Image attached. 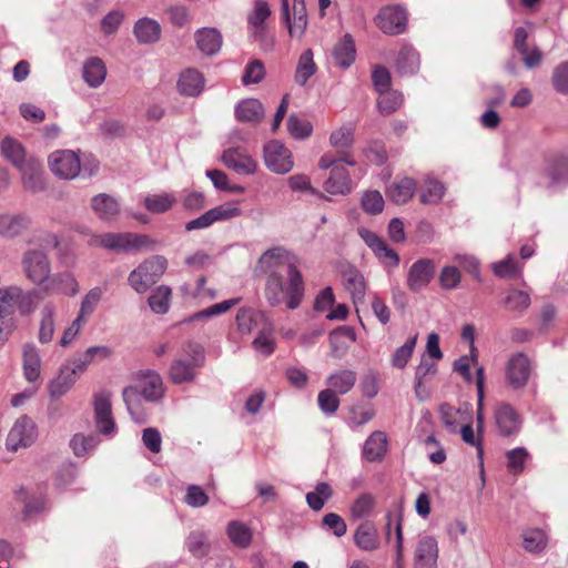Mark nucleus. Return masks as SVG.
I'll return each instance as SVG.
<instances>
[{"instance_id": "nucleus-1", "label": "nucleus", "mask_w": 568, "mask_h": 568, "mask_svg": "<svg viewBox=\"0 0 568 568\" xmlns=\"http://www.w3.org/2000/svg\"><path fill=\"white\" fill-rule=\"evenodd\" d=\"M254 272L266 276L264 294L272 306L284 301L290 310L300 306L304 296L303 277L296 257L284 246L266 250L257 260Z\"/></svg>"}, {"instance_id": "nucleus-2", "label": "nucleus", "mask_w": 568, "mask_h": 568, "mask_svg": "<svg viewBox=\"0 0 568 568\" xmlns=\"http://www.w3.org/2000/svg\"><path fill=\"white\" fill-rule=\"evenodd\" d=\"M140 392L135 387H125L123 389V399L126 409L132 419L142 424L146 420V415L141 408L140 396L148 402H156L164 395V385L162 377L155 371H145L139 374Z\"/></svg>"}, {"instance_id": "nucleus-3", "label": "nucleus", "mask_w": 568, "mask_h": 568, "mask_svg": "<svg viewBox=\"0 0 568 568\" xmlns=\"http://www.w3.org/2000/svg\"><path fill=\"white\" fill-rule=\"evenodd\" d=\"M88 243L90 246L102 247L115 253L154 251L158 245V242L151 236L132 232L93 234Z\"/></svg>"}, {"instance_id": "nucleus-4", "label": "nucleus", "mask_w": 568, "mask_h": 568, "mask_svg": "<svg viewBox=\"0 0 568 568\" xmlns=\"http://www.w3.org/2000/svg\"><path fill=\"white\" fill-rule=\"evenodd\" d=\"M355 129L352 124H345L334 130L328 138V143L335 152L327 151L318 160L321 170H328L336 162H344L354 166L356 163L352 155V149L355 142Z\"/></svg>"}, {"instance_id": "nucleus-5", "label": "nucleus", "mask_w": 568, "mask_h": 568, "mask_svg": "<svg viewBox=\"0 0 568 568\" xmlns=\"http://www.w3.org/2000/svg\"><path fill=\"white\" fill-rule=\"evenodd\" d=\"M168 260L153 255L140 263L128 276V283L139 294L148 292L165 273Z\"/></svg>"}, {"instance_id": "nucleus-6", "label": "nucleus", "mask_w": 568, "mask_h": 568, "mask_svg": "<svg viewBox=\"0 0 568 568\" xmlns=\"http://www.w3.org/2000/svg\"><path fill=\"white\" fill-rule=\"evenodd\" d=\"M36 295V291H24L18 285L1 287L0 314L13 316L16 307L22 316L32 314L37 308Z\"/></svg>"}, {"instance_id": "nucleus-7", "label": "nucleus", "mask_w": 568, "mask_h": 568, "mask_svg": "<svg viewBox=\"0 0 568 568\" xmlns=\"http://www.w3.org/2000/svg\"><path fill=\"white\" fill-rule=\"evenodd\" d=\"M21 266L27 280L36 285L44 286L51 275V263L41 250H28L21 258Z\"/></svg>"}, {"instance_id": "nucleus-8", "label": "nucleus", "mask_w": 568, "mask_h": 568, "mask_svg": "<svg viewBox=\"0 0 568 568\" xmlns=\"http://www.w3.org/2000/svg\"><path fill=\"white\" fill-rule=\"evenodd\" d=\"M38 437L36 423L29 416L19 417L11 427L6 446L10 452H18L21 448L30 447Z\"/></svg>"}, {"instance_id": "nucleus-9", "label": "nucleus", "mask_w": 568, "mask_h": 568, "mask_svg": "<svg viewBox=\"0 0 568 568\" xmlns=\"http://www.w3.org/2000/svg\"><path fill=\"white\" fill-rule=\"evenodd\" d=\"M51 172L63 180H73L81 172L79 154L72 150H58L49 156Z\"/></svg>"}, {"instance_id": "nucleus-10", "label": "nucleus", "mask_w": 568, "mask_h": 568, "mask_svg": "<svg viewBox=\"0 0 568 568\" xmlns=\"http://www.w3.org/2000/svg\"><path fill=\"white\" fill-rule=\"evenodd\" d=\"M94 423L100 434L112 436L115 433V422L112 414L111 393L100 390L93 395Z\"/></svg>"}, {"instance_id": "nucleus-11", "label": "nucleus", "mask_w": 568, "mask_h": 568, "mask_svg": "<svg viewBox=\"0 0 568 568\" xmlns=\"http://www.w3.org/2000/svg\"><path fill=\"white\" fill-rule=\"evenodd\" d=\"M282 17L290 36L301 39L308 24L305 1L293 0L292 8H290L288 0H282Z\"/></svg>"}, {"instance_id": "nucleus-12", "label": "nucleus", "mask_w": 568, "mask_h": 568, "mask_svg": "<svg viewBox=\"0 0 568 568\" xmlns=\"http://www.w3.org/2000/svg\"><path fill=\"white\" fill-rule=\"evenodd\" d=\"M264 162L276 174H285L293 169L291 151L280 141H270L264 146Z\"/></svg>"}, {"instance_id": "nucleus-13", "label": "nucleus", "mask_w": 568, "mask_h": 568, "mask_svg": "<svg viewBox=\"0 0 568 568\" xmlns=\"http://www.w3.org/2000/svg\"><path fill=\"white\" fill-rule=\"evenodd\" d=\"M241 215L240 207L234 203H224L206 211L201 216L189 221L185 230L191 232L211 226L219 221H226Z\"/></svg>"}, {"instance_id": "nucleus-14", "label": "nucleus", "mask_w": 568, "mask_h": 568, "mask_svg": "<svg viewBox=\"0 0 568 568\" xmlns=\"http://www.w3.org/2000/svg\"><path fill=\"white\" fill-rule=\"evenodd\" d=\"M531 374L530 359L524 353L513 355L506 365L505 377L507 384L514 388L519 389L527 385Z\"/></svg>"}, {"instance_id": "nucleus-15", "label": "nucleus", "mask_w": 568, "mask_h": 568, "mask_svg": "<svg viewBox=\"0 0 568 568\" xmlns=\"http://www.w3.org/2000/svg\"><path fill=\"white\" fill-rule=\"evenodd\" d=\"M436 272V265L430 258H419L412 264L407 272L406 285L409 291L418 293L426 288Z\"/></svg>"}, {"instance_id": "nucleus-16", "label": "nucleus", "mask_w": 568, "mask_h": 568, "mask_svg": "<svg viewBox=\"0 0 568 568\" xmlns=\"http://www.w3.org/2000/svg\"><path fill=\"white\" fill-rule=\"evenodd\" d=\"M406 10L400 6L383 8L376 17L377 27L386 34H399L405 31Z\"/></svg>"}, {"instance_id": "nucleus-17", "label": "nucleus", "mask_w": 568, "mask_h": 568, "mask_svg": "<svg viewBox=\"0 0 568 568\" xmlns=\"http://www.w3.org/2000/svg\"><path fill=\"white\" fill-rule=\"evenodd\" d=\"M221 160L226 168L241 175L253 174L257 168V163L247 154L246 150L239 146L226 149Z\"/></svg>"}, {"instance_id": "nucleus-18", "label": "nucleus", "mask_w": 568, "mask_h": 568, "mask_svg": "<svg viewBox=\"0 0 568 568\" xmlns=\"http://www.w3.org/2000/svg\"><path fill=\"white\" fill-rule=\"evenodd\" d=\"M439 549L434 536H422L414 551V568H438Z\"/></svg>"}, {"instance_id": "nucleus-19", "label": "nucleus", "mask_w": 568, "mask_h": 568, "mask_svg": "<svg viewBox=\"0 0 568 568\" xmlns=\"http://www.w3.org/2000/svg\"><path fill=\"white\" fill-rule=\"evenodd\" d=\"M344 162L331 165L328 178L323 183L325 192L332 195H346L352 192V180Z\"/></svg>"}, {"instance_id": "nucleus-20", "label": "nucleus", "mask_w": 568, "mask_h": 568, "mask_svg": "<svg viewBox=\"0 0 568 568\" xmlns=\"http://www.w3.org/2000/svg\"><path fill=\"white\" fill-rule=\"evenodd\" d=\"M495 424L500 436L509 437L519 432L521 420L515 408L507 404H498L494 413Z\"/></svg>"}, {"instance_id": "nucleus-21", "label": "nucleus", "mask_w": 568, "mask_h": 568, "mask_svg": "<svg viewBox=\"0 0 568 568\" xmlns=\"http://www.w3.org/2000/svg\"><path fill=\"white\" fill-rule=\"evenodd\" d=\"M17 169L21 173L22 184L26 190L33 193L44 190L43 169L39 160L30 156Z\"/></svg>"}, {"instance_id": "nucleus-22", "label": "nucleus", "mask_w": 568, "mask_h": 568, "mask_svg": "<svg viewBox=\"0 0 568 568\" xmlns=\"http://www.w3.org/2000/svg\"><path fill=\"white\" fill-rule=\"evenodd\" d=\"M197 49L205 55H215L223 44V37L216 28L204 27L194 32Z\"/></svg>"}, {"instance_id": "nucleus-23", "label": "nucleus", "mask_w": 568, "mask_h": 568, "mask_svg": "<svg viewBox=\"0 0 568 568\" xmlns=\"http://www.w3.org/2000/svg\"><path fill=\"white\" fill-rule=\"evenodd\" d=\"M388 440L385 432L375 430L365 440L362 457L369 462H382L387 453Z\"/></svg>"}, {"instance_id": "nucleus-24", "label": "nucleus", "mask_w": 568, "mask_h": 568, "mask_svg": "<svg viewBox=\"0 0 568 568\" xmlns=\"http://www.w3.org/2000/svg\"><path fill=\"white\" fill-rule=\"evenodd\" d=\"M353 540L356 547L363 551L372 552L381 547L379 534L374 524L369 521L358 525L354 531Z\"/></svg>"}, {"instance_id": "nucleus-25", "label": "nucleus", "mask_w": 568, "mask_h": 568, "mask_svg": "<svg viewBox=\"0 0 568 568\" xmlns=\"http://www.w3.org/2000/svg\"><path fill=\"white\" fill-rule=\"evenodd\" d=\"M42 291L48 295L61 293L73 296L79 292V284L72 274L58 273L49 276Z\"/></svg>"}, {"instance_id": "nucleus-26", "label": "nucleus", "mask_w": 568, "mask_h": 568, "mask_svg": "<svg viewBox=\"0 0 568 568\" xmlns=\"http://www.w3.org/2000/svg\"><path fill=\"white\" fill-rule=\"evenodd\" d=\"M342 282L355 305L364 302L366 294V281L358 270L348 268L344 271Z\"/></svg>"}, {"instance_id": "nucleus-27", "label": "nucleus", "mask_w": 568, "mask_h": 568, "mask_svg": "<svg viewBox=\"0 0 568 568\" xmlns=\"http://www.w3.org/2000/svg\"><path fill=\"white\" fill-rule=\"evenodd\" d=\"M161 32L160 23L146 17L139 19L133 27V33L140 44L158 42L161 38Z\"/></svg>"}, {"instance_id": "nucleus-28", "label": "nucleus", "mask_w": 568, "mask_h": 568, "mask_svg": "<svg viewBox=\"0 0 568 568\" xmlns=\"http://www.w3.org/2000/svg\"><path fill=\"white\" fill-rule=\"evenodd\" d=\"M91 207L97 216L102 221H113L120 213L118 201L105 193H100L92 197Z\"/></svg>"}, {"instance_id": "nucleus-29", "label": "nucleus", "mask_w": 568, "mask_h": 568, "mask_svg": "<svg viewBox=\"0 0 568 568\" xmlns=\"http://www.w3.org/2000/svg\"><path fill=\"white\" fill-rule=\"evenodd\" d=\"M356 379L357 374L355 371L339 369L327 376L326 385L328 389L339 396L347 394L354 387Z\"/></svg>"}, {"instance_id": "nucleus-30", "label": "nucleus", "mask_w": 568, "mask_h": 568, "mask_svg": "<svg viewBox=\"0 0 568 568\" xmlns=\"http://www.w3.org/2000/svg\"><path fill=\"white\" fill-rule=\"evenodd\" d=\"M416 192V182L412 178L404 176L394 181L386 190L389 200L396 204L407 203Z\"/></svg>"}, {"instance_id": "nucleus-31", "label": "nucleus", "mask_w": 568, "mask_h": 568, "mask_svg": "<svg viewBox=\"0 0 568 568\" xmlns=\"http://www.w3.org/2000/svg\"><path fill=\"white\" fill-rule=\"evenodd\" d=\"M204 88V77L195 69H187L180 74L178 81L179 92L183 95H199Z\"/></svg>"}, {"instance_id": "nucleus-32", "label": "nucleus", "mask_w": 568, "mask_h": 568, "mask_svg": "<svg viewBox=\"0 0 568 568\" xmlns=\"http://www.w3.org/2000/svg\"><path fill=\"white\" fill-rule=\"evenodd\" d=\"M57 315V307L52 302L45 303L40 311L39 342L48 344L53 339Z\"/></svg>"}, {"instance_id": "nucleus-33", "label": "nucleus", "mask_w": 568, "mask_h": 568, "mask_svg": "<svg viewBox=\"0 0 568 568\" xmlns=\"http://www.w3.org/2000/svg\"><path fill=\"white\" fill-rule=\"evenodd\" d=\"M264 114L263 104L256 99L242 100L235 106V118L240 122L257 123Z\"/></svg>"}, {"instance_id": "nucleus-34", "label": "nucleus", "mask_w": 568, "mask_h": 568, "mask_svg": "<svg viewBox=\"0 0 568 568\" xmlns=\"http://www.w3.org/2000/svg\"><path fill=\"white\" fill-rule=\"evenodd\" d=\"M82 77L90 88H99L106 77V67L104 62L97 57L88 59L82 68Z\"/></svg>"}, {"instance_id": "nucleus-35", "label": "nucleus", "mask_w": 568, "mask_h": 568, "mask_svg": "<svg viewBox=\"0 0 568 568\" xmlns=\"http://www.w3.org/2000/svg\"><path fill=\"white\" fill-rule=\"evenodd\" d=\"M200 368L184 358L173 361L169 369V378L173 384L192 383L196 378V369Z\"/></svg>"}, {"instance_id": "nucleus-36", "label": "nucleus", "mask_w": 568, "mask_h": 568, "mask_svg": "<svg viewBox=\"0 0 568 568\" xmlns=\"http://www.w3.org/2000/svg\"><path fill=\"white\" fill-rule=\"evenodd\" d=\"M41 358L39 351L33 344H27L23 347V375L30 383L40 378Z\"/></svg>"}, {"instance_id": "nucleus-37", "label": "nucleus", "mask_w": 568, "mask_h": 568, "mask_svg": "<svg viewBox=\"0 0 568 568\" xmlns=\"http://www.w3.org/2000/svg\"><path fill=\"white\" fill-rule=\"evenodd\" d=\"M446 192L445 185L433 176H426L419 187V201L423 204H437Z\"/></svg>"}, {"instance_id": "nucleus-38", "label": "nucleus", "mask_w": 568, "mask_h": 568, "mask_svg": "<svg viewBox=\"0 0 568 568\" xmlns=\"http://www.w3.org/2000/svg\"><path fill=\"white\" fill-rule=\"evenodd\" d=\"M271 16V9L266 1L255 0L253 10L247 14V23L251 27V33L256 39L262 36L264 23Z\"/></svg>"}, {"instance_id": "nucleus-39", "label": "nucleus", "mask_w": 568, "mask_h": 568, "mask_svg": "<svg viewBox=\"0 0 568 568\" xmlns=\"http://www.w3.org/2000/svg\"><path fill=\"white\" fill-rule=\"evenodd\" d=\"M333 57L343 69L348 68L356 58V48L353 38L345 34L334 47Z\"/></svg>"}, {"instance_id": "nucleus-40", "label": "nucleus", "mask_w": 568, "mask_h": 568, "mask_svg": "<svg viewBox=\"0 0 568 568\" xmlns=\"http://www.w3.org/2000/svg\"><path fill=\"white\" fill-rule=\"evenodd\" d=\"M178 202L174 193H155L144 197L143 204L145 209L153 214H162L170 211Z\"/></svg>"}, {"instance_id": "nucleus-41", "label": "nucleus", "mask_w": 568, "mask_h": 568, "mask_svg": "<svg viewBox=\"0 0 568 568\" xmlns=\"http://www.w3.org/2000/svg\"><path fill=\"white\" fill-rule=\"evenodd\" d=\"M396 68L400 74L412 75L419 69V54L410 45H404L397 57Z\"/></svg>"}, {"instance_id": "nucleus-42", "label": "nucleus", "mask_w": 568, "mask_h": 568, "mask_svg": "<svg viewBox=\"0 0 568 568\" xmlns=\"http://www.w3.org/2000/svg\"><path fill=\"white\" fill-rule=\"evenodd\" d=\"M28 226V219L23 215L1 214L0 215V235L4 237H16Z\"/></svg>"}, {"instance_id": "nucleus-43", "label": "nucleus", "mask_w": 568, "mask_h": 568, "mask_svg": "<svg viewBox=\"0 0 568 568\" xmlns=\"http://www.w3.org/2000/svg\"><path fill=\"white\" fill-rule=\"evenodd\" d=\"M262 320L263 316L258 312L250 307L239 308L235 316L237 331L242 335L251 334L254 328L258 327V323Z\"/></svg>"}, {"instance_id": "nucleus-44", "label": "nucleus", "mask_w": 568, "mask_h": 568, "mask_svg": "<svg viewBox=\"0 0 568 568\" xmlns=\"http://www.w3.org/2000/svg\"><path fill=\"white\" fill-rule=\"evenodd\" d=\"M0 146L2 155L16 168L28 160V158H26V151L22 144L11 136H6L1 141Z\"/></svg>"}, {"instance_id": "nucleus-45", "label": "nucleus", "mask_w": 568, "mask_h": 568, "mask_svg": "<svg viewBox=\"0 0 568 568\" xmlns=\"http://www.w3.org/2000/svg\"><path fill=\"white\" fill-rule=\"evenodd\" d=\"M316 72V65L313 60V52L311 49L305 50L298 59L295 70V82L298 85H305L311 77Z\"/></svg>"}, {"instance_id": "nucleus-46", "label": "nucleus", "mask_w": 568, "mask_h": 568, "mask_svg": "<svg viewBox=\"0 0 568 568\" xmlns=\"http://www.w3.org/2000/svg\"><path fill=\"white\" fill-rule=\"evenodd\" d=\"M418 335L409 337L402 346L397 347L390 355V365L396 369H404L413 356Z\"/></svg>"}, {"instance_id": "nucleus-47", "label": "nucleus", "mask_w": 568, "mask_h": 568, "mask_svg": "<svg viewBox=\"0 0 568 568\" xmlns=\"http://www.w3.org/2000/svg\"><path fill=\"white\" fill-rule=\"evenodd\" d=\"M226 534L230 540L240 548H246L252 541V531L250 527L242 521H230Z\"/></svg>"}, {"instance_id": "nucleus-48", "label": "nucleus", "mask_w": 568, "mask_h": 568, "mask_svg": "<svg viewBox=\"0 0 568 568\" xmlns=\"http://www.w3.org/2000/svg\"><path fill=\"white\" fill-rule=\"evenodd\" d=\"M77 378L65 368L61 367L59 375L50 383L49 394L52 398H59L68 393L75 384Z\"/></svg>"}, {"instance_id": "nucleus-49", "label": "nucleus", "mask_w": 568, "mask_h": 568, "mask_svg": "<svg viewBox=\"0 0 568 568\" xmlns=\"http://www.w3.org/2000/svg\"><path fill=\"white\" fill-rule=\"evenodd\" d=\"M185 545L189 552L196 558H203L210 552L207 534L201 530L190 532Z\"/></svg>"}, {"instance_id": "nucleus-50", "label": "nucleus", "mask_w": 568, "mask_h": 568, "mask_svg": "<svg viewBox=\"0 0 568 568\" xmlns=\"http://www.w3.org/2000/svg\"><path fill=\"white\" fill-rule=\"evenodd\" d=\"M172 290L166 285L158 286L149 296V306L156 314H165L170 308Z\"/></svg>"}, {"instance_id": "nucleus-51", "label": "nucleus", "mask_w": 568, "mask_h": 568, "mask_svg": "<svg viewBox=\"0 0 568 568\" xmlns=\"http://www.w3.org/2000/svg\"><path fill=\"white\" fill-rule=\"evenodd\" d=\"M253 348L263 354L271 355L275 348V342L273 337V328L270 324H264L260 329L258 335L252 342Z\"/></svg>"}, {"instance_id": "nucleus-52", "label": "nucleus", "mask_w": 568, "mask_h": 568, "mask_svg": "<svg viewBox=\"0 0 568 568\" xmlns=\"http://www.w3.org/2000/svg\"><path fill=\"white\" fill-rule=\"evenodd\" d=\"M100 440L95 435L84 436L83 434H75L70 440V447L75 456H85L97 448Z\"/></svg>"}, {"instance_id": "nucleus-53", "label": "nucleus", "mask_w": 568, "mask_h": 568, "mask_svg": "<svg viewBox=\"0 0 568 568\" xmlns=\"http://www.w3.org/2000/svg\"><path fill=\"white\" fill-rule=\"evenodd\" d=\"M504 303L509 311L523 313L530 306V295L521 290H510Z\"/></svg>"}, {"instance_id": "nucleus-54", "label": "nucleus", "mask_w": 568, "mask_h": 568, "mask_svg": "<svg viewBox=\"0 0 568 568\" xmlns=\"http://www.w3.org/2000/svg\"><path fill=\"white\" fill-rule=\"evenodd\" d=\"M476 388H477V412H476V422H477V432L479 434L484 430V423H485V416H484V383H485V375H484V367L478 366L476 369Z\"/></svg>"}, {"instance_id": "nucleus-55", "label": "nucleus", "mask_w": 568, "mask_h": 568, "mask_svg": "<svg viewBox=\"0 0 568 568\" xmlns=\"http://www.w3.org/2000/svg\"><path fill=\"white\" fill-rule=\"evenodd\" d=\"M332 488L327 483H318L314 491L306 494V501L308 506L318 511L324 507L325 501L331 498Z\"/></svg>"}, {"instance_id": "nucleus-56", "label": "nucleus", "mask_w": 568, "mask_h": 568, "mask_svg": "<svg viewBox=\"0 0 568 568\" xmlns=\"http://www.w3.org/2000/svg\"><path fill=\"white\" fill-rule=\"evenodd\" d=\"M523 545L527 551H541L547 545V536L541 529H529L523 535Z\"/></svg>"}, {"instance_id": "nucleus-57", "label": "nucleus", "mask_w": 568, "mask_h": 568, "mask_svg": "<svg viewBox=\"0 0 568 568\" xmlns=\"http://www.w3.org/2000/svg\"><path fill=\"white\" fill-rule=\"evenodd\" d=\"M403 95L397 91H387L381 93L377 100V106L382 114H392L400 108Z\"/></svg>"}, {"instance_id": "nucleus-58", "label": "nucleus", "mask_w": 568, "mask_h": 568, "mask_svg": "<svg viewBox=\"0 0 568 568\" xmlns=\"http://www.w3.org/2000/svg\"><path fill=\"white\" fill-rule=\"evenodd\" d=\"M288 133L297 140L308 138L313 132V125L307 120H302L295 114H291L287 119Z\"/></svg>"}, {"instance_id": "nucleus-59", "label": "nucleus", "mask_w": 568, "mask_h": 568, "mask_svg": "<svg viewBox=\"0 0 568 568\" xmlns=\"http://www.w3.org/2000/svg\"><path fill=\"white\" fill-rule=\"evenodd\" d=\"M384 204L383 195L376 190L364 192L361 199L362 209L372 215L379 214L384 209Z\"/></svg>"}, {"instance_id": "nucleus-60", "label": "nucleus", "mask_w": 568, "mask_h": 568, "mask_svg": "<svg viewBox=\"0 0 568 568\" xmlns=\"http://www.w3.org/2000/svg\"><path fill=\"white\" fill-rule=\"evenodd\" d=\"M102 295L103 291L100 287L90 290L82 298L78 315L88 321L101 301Z\"/></svg>"}, {"instance_id": "nucleus-61", "label": "nucleus", "mask_w": 568, "mask_h": 568, "mask_svg": "<svg viewBox=\"0 0 568 568\" xmlns=\"http://www.w3.org/2000/svg\"><path fill=\"white\" fill-rule=\"evenodd\" d=\"M241 298L240 297H236V298H231V300H226V301H223V302H220V303H216L201 312H197L195 313L194 315H192L189 321L190 322H193V321H196V320H201V318H204V317H211V316H215V315H220L222 313H225L227 312L229 310H231L232 307H234L235 305H237L240 303Z\"/></svg>"}, {"instance_id": "nucleus-62", "label": "nucleus", "mask_w": 568, "mask_h": 568, "mask_svg": "<svg viewBox=\"0 0 568 568\" xmlns=\"http://www.w3.org/2000/svg\"><path fill=\"white\" fill-rule=\"evenodd\" d=\"M375 506V498L371 494H363L356 498L351 507L353 518L359 519L371 515Z\"/></svg>"}, {"instance_id": "nucleus-63", "label": "nucleus", "mask_w": 568, "mask_h": 568, "mask_svg": "<svg viewBox=\"0 0 568 568\" xmlns=\"http://www.w3.org/2000/svg\"><path fill=\"white\" fill-rule=\"evenodd\" d=\"M507 467L510 473L517 475L525 468V463L528 457V452L524 447H517L506 453Z\"/></svg>"}, {"instance_id": "nucleus-64", "label": "nucleus", "mask_w": 568, "mask_h": 568, "mask_svg": "<svg viewBox=\"0 0 568 568\" xmlns=\"http://www.w3.org/2000/svg\"><path fill=\"white\" fill-rule=\"evenodd\" d=\"M551 83L556 92L568 95V61L559 63L554 69Z\"/></svg>"}]
</instances>
